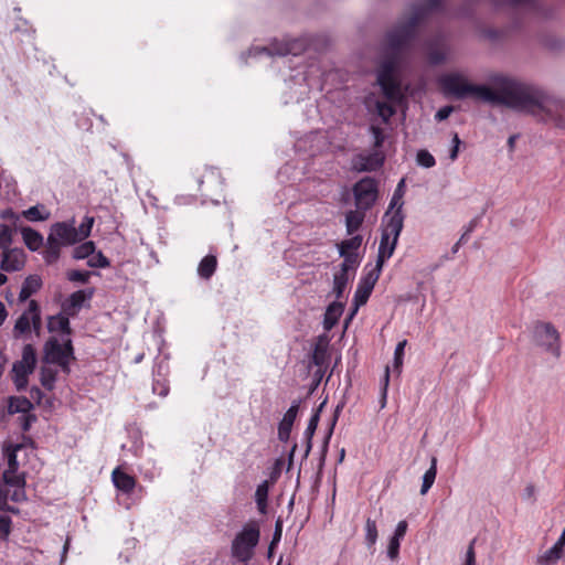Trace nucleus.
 I'll list each match as a JSON object with an SVG mask.
<instances>
[{
    "label": "nucleus",
    "mask_w": 565,
    "mask_h": 565,
    "mask_svg": "<svg viewBox=\"0 0 565 565\" xmlns=\"http://www.w3.org/2000/svg\"><path fill=\"white\" fill-rule=\"evenodd\" d=\"M61 345L63 347L62 351L66 355V359L75 360L74 347L71 337L64 339Z\"/></svg>",
    "instance_id": "nucleus-63"
},
{
    "label": "nucleus",
    "mask_w": 565,
    "mask_h": 565,
    "mask_svg": "<svg viewBox=\"0 0 565 565\" xmlns=\"http://www.w3.org/2000/svg\"><path fill=\"white\" fill-rule=\"evenodd\" d=\"M513 110L545 115L556 127L565 129V102L545 94L539 87L519 82Z\"/></svg>",
    "instance_id": "nucleus-2"
},
{
    "label": "nucleus",
    "mask_w": 565,
    "mask_h": 565,
    "mask_svg": "<svg viewBox=\"0 0 565 565\" xmlns=\"http://www.w3.org/2000/svg\"><path fill=\"white\" fill-rule=\"evenodd\" d=\"M343 257V262L340 265V271L338 274H344V276H349L350 269H355L359 265V256L356 253H344L341 250L340 254Z\"/></svg>",
    "instance_id": "nucleus-38"
},
{
    "label": "nucleus",
    "mask_w": 565,
    "mask_h": 565,
    "mask_svg": "<svg viewBox=\"0 0 565 565\" xmlns=\"http://www.w3.org/2000/svg\"><path fill=\"white\" fill-rule=\"evenodd\" d=\"M416 161L420 167L424 168H433L436 164L434 156L425 149H422L417 152Z\"/></svg>",
    "instance_id": "nucleus-52"
},
{
    "label": "nucleus",
    "mask_w": 565,
    "mask_h": 565,
    "mask_svg": "<svg viewBox=\"0 0 565 565\" xmlns=\"http://www.w3.org/2000/svg\"><path fill=\"white\" fill-rule=\"evenodd\" d=\"M537 345L551 352L555 358L561 356L559 333L550 322H536L533 332Z\"/></svg>",
    "instance_id": "nucleus-10"
},
{
    "label": "nucleus",
    "mask_w": 565,
    "mask_h": 565,
    "mask_svg": "<svg viewBox=\"0 0 565 565\" xmlns=\"http://www.w3.org/2000/svg\"><path fill=\"white\" fill-rule=\"evenodd\" d=\"M380 273L381 270H377V267L375 266L374 269L361 278L353 297L358 306H364L367 302L380 277Z\"/></svg>",
    "instance_id": "nucleus-12"
},
{
    "label": "nucleus",
    "mask_w": 565,
    "mask_h": 565,
    "mask_svg": "<svg viewBox=\"0 0 565 565\" xmlns=\"http://www.w3.org/2000/svg\"><path fill=\"white\" fill-rule=\"evenodd\" d=\"M390 383V367H385L384 376L381 382V407H385L387 398V388Z\"/></svg>",
    "instance_id": "nucleus-59"
},
{
    "label": "nucleus",
    "mask_w": 565,
    "mask_h": 565,
    "mask_svg": "<svg viewBox=\"0 0 565 565\" xmlns=\"http://www.w3.org/2000/svg\"><path fill=\"white\" fill-rule=\"evenodd\" d=\"M13 242L12 238V230L8 224H0V249L6 250L11 248V244Z\"/></svg>",
    "instance_id": "nucleus-45"
},
{
    "label": "nucleus",
    "mask_w": 565,
    "mask_h": 565,
    "mask_svg": "<svg viewBox=\"0 0 565 565\" xmlns=\"http://www.w3.org/2000/svg\"><path fill=\"white\" fill-rule=\"evenodd\" d=\"M12 372L14 374L13 377H20L21 380H23V377H28L34 371L30 369V366H26L23 363L17 361L13 363Z\"/></svg>",
    "instance_id": "nucleus-58"
},
{
    "label": "nucleus",
    "mask_w": 565,
    "mask_h": 565,
    "mask_svg": "<svg viewBox=\"0 0 565 565\" xmlns=\"http://www.w3.org/2000/svg\"><path fill=\"white\" fill-rule=\"evenodd\" d=\"M376 109L383 122H387L390 118L395 114L393 106L385 102H377Z\"/></svg>",
    "instance_id": "nucleus-54"
},
{
    "label": "nucleus",
    "mask_w": 565,
    "mask_h": 565,
    "mask_svg": "<svg viewBox=\"0 0 565 565\" xmlns=\"http://www.w3.org/2000/svg\"><path fill=\"white\" fill-rule=\"evenodd\" d=\"M383 225L376 259L377 270L382 269L385 260L392 257L396 248L398 237L404 227V216H402L399 212L393 213L383 222Z\"/></svg>",
    "instance_id": "nucleus-5"
},
{
    "label": "nucleus",
    "mask_w": 565,
    "mask_h": 565,
    "mask_svg": "<svg viewBox=\"0 0 565 565\" xmlns=\"http://www.w3.org/2000/svg\"><path fill=\"white\" fill-rule=\"evenodd\" d=\"M309 46V40L307 38H298L291 40H274L267 46H256L249 50L248 54L253 56H258L262 54H266L269 56H286V55H300L303 53Z\"/></svg>",
    "instance_id": "nucleus-7"
},
{
    "label": "nucleus",
    "mask_w": 565,
    "mask_h": 565,
    "mask_svg": "<svg viewBox=\"0 0 565 565\" xmlns=\"http://www.w3.org/2000/svg\"><path fill=\"white\" fill-rule=\"evenodd\" d=\"M63 347L56 337H50L43 345L42 361L45 364H57L63 360H66V355L63 353Z\"/></svg>",
    "instance_id": "nucleus-15"
},
{
    "label": "nucleus",
    "mask_w": 565,
    "mask_h": 565,
    "mask_svg": "<svg viewBox=\"0 0 565 565\" xmlns=\"http://www.w3.org/2000/svg\"><path fill=\"white\" fill-rule=\"evenodd\" d=\"M95 243L93 241H86L73 249L74 259H85L95 253Z\"/></svg>",
    "instance_id": "nucleus-39"
},
{
    "label": "nucleus",
    "mask_w": 565,
    "mask_h": 565,
    "mask_svg": "<svg viewBox=\"0 0 565 565\" xmlns=\"http://www.w3.org/2000/svg\"><path fill=\"white\" fill-rule=\"evenodd\" d=\"M365 212L366 211H362V210H356V211L351 210L345 214V226H347V233L349 235H352L360 230V227L362 226V224L364 222Z\"/></svg>",
    "instance_id": "nucleus-27"
},
{
    "label": "nucleus",
    "mask_w": 565,
    "mask_h": 565,
    "mask_svg": "<svg viewBox=\"0 0 565 565\" xmlns=\"http://www.w3.org/2000/svg\"><path fill=\"white\" fill-rule=\"evenodd\" d=\"M362 236L355 235L349 239L342 241L340 244H338L339 254H341V250L344 253H350V250H356L360 248L362 244Z\"/></svg>",
    "instance_id": "nucleus-46"
},
{
    "label": "nucleus",
    "mask_w": 565,
    "mask_h": 565,
    "mask_svg": "<svg viewBox=\"0 0 565 565\" xmlns=\"http://www.w3.org/2000/svg\"><path fill=\"white\" fill-rule=\"evenodd\" d=\"M353 195L358 210L367 211L376 202L379 195V183L372 177H364L353 186Z\"/></svg>",
    "instance_id": "nucleus-9"
},
{
    "label": "nucleus",
    "mask_w": 565,
    "mask_h": 565,
    "mask_svg": "<svg viewBox=\"0 0 565 565\" xmlns=\"http://www.w3.org/2000/svg\"><path fill=\"white\" fill-rule=\"evenodd\" d=\"M0 217L4 221H10L17 227V223L20 220V216L11 209L8 207L3 210L0 214Z\"/></svg>",
    "instance_id": "nucleus-64"
},
{
    "label": "nucleus",
    "mask_w": 565,
    "mask_h": 565,
    "mask_svg": "<svg viewBox=\"0 0 565 565\" xmlns=\"http://www.w3.org/2000/svg\"><path fill=\"white\" fill-rule=\"evenodd\" d=\"M327 360V347L326 344L317 343L313 349L311 361L317 366H322Z\"/></svg>",
    "instance_id": "nucleus-50"
},
{
    "label": "nucleus",
    "mask_w": 565,
    "mask_h": 565,
    "mask_svg": "<svg viewBox=\"0 0 565 565\" xmlns=\"http://www.w3.org/2000/svg\"><path fill=\"white\" fill-rule=\"evenodd\" d=\"M350 277L344 276V274H334L333 276V289L332 292L334 294L337 300L341 301V299L344 296L345 288L349 284Z\"/></svg>",
    "instance_id": "nucleus-37"
},
{
    "label": "nucleus",
    "mask_w": 565,
    "mask_h": 565,
    "mask_svg": "<svg viewBox=\"0 0 565 565\" xmlns=\"http://www.w3.org/2000/svg\"><path fill=\"white\" fill-rule=\"evenodd\" d=\"M441 7L443 0H426L424 4L416 6L413 10L423 9L426 18L430 12L440 10Z\"/></svg>",
    "instance_id": "nucleus-55"
},
{
    "label": "nucleus",
    "mask_w": 565,
    "mask_h": 565,
    "mask_svg": "<svg viewBox=\"0 0 565 565\" xmlns=\"http://www.w3.org/2000/svg\"><path fill=\"white\" fill-rule=\"evenodd\" d=\"M405 179H401V181L397 183V186L393 193V196L391 199V202L388 204V209L387 211L385 212L384 216H383V221L382 222H385L386 218H388L392 214V211H394L393 213H397L399 212L402 216L405 217V214L403 212V205H404V202H403V196L405 195Z\"/></svg>",
    "instance_id": "nucleus-19"
},
{
    "label": "nucleus",
    "mask_w": 565,
    "mask_h": 565,
    "mask_svg": "<svg viewBox=\"0 0 565 565\" xmlns=\"http://www.w3.org/2000/svg\"><path fill=\"white\" fill-rule=\"evenodd\" d=\"M379 537L376 521L367 518L365 521V544L369 550L373 548Z\"/></svg>",
    "instance_id": "nucleus-36"
},
{
    "label": "nucleus",
    "mask_w": 565,
    "mask_h": 565,
    "mask_svg": "<svg viewBox=\"0 0 565 565\" xmlns=\"http://www.w3.org/2000/svg\"><path fill=\"white\" fill-rule=\"evenodd\" d=\"M42 287V279L38 275L28 276L21 287L19 301H26L32 295L38 292Z\"/></svg>",
    "instance_id": "nucleus-24"
},
{
    "label": "nucleus",
    "mask_w": 565,
    "mask_h": 565,
    "mask_svg": "<svg viewBox=\"0 0 565 565\" xmlns=\"http://www.w3.org/2000/svg\"><path fill=\"white\" fill-rule=\"evenodd\" d=\"M29 312L31 313V330L40 335L42 329L41 308L36 300L29 301Z\"/></svg>",
    "instance_id": "nucleus-32"
},
{
    "label": "nucleus",
    "mask_w": 565,
    "mask_h": 565,
    "mask_svg": "<svg viewBox=\"0 0 565 565\" xmlns=\"http://www.w3.org/2000/svg\"><path fill=\"white\" fill-rule=\"evenodd\" d=\"M407 529H408V523L405 520L399 521L395 527V531H394V534L392 537L396 539L398 541H402L407 532Z\"/></svg>",
    "instance_id": "nucleus-62"
},
{
    "label": "nucleus",
    "mask_w": 565,
    "mask_h": 565,
    "mask_svg": "<svg viewBox=\"0 0 565 565\" xmlns=\"http://www.w3.org/2000/svg\"><path fill=\"white\" fill-rule=\"evenodd\" d=\"M425 19L423 9L413 10L412 14L404 21L398 22L392 30L385 34V43L393 55H397L417 36V28Z\"/></svg>",
    "instance_id": "nucleus-3"
},
{
    "label": "nucleus",
    "mask_w": 565,
    "mask_h": 565,
    "mask_svg": "<svg viewBox=\"0 0 565 565\" xmlns=\"http://www.w3.org/2000/svg\"><path fill=\"white\" fill-rule=\"evenodd\" d=\"M396 56L385 58L377 70L376 81L386 98L393 99L399 94V83L395 78Z\"/></svg>",
    "instance_id": "nucleus-8"
},
{
    "label": "nucleus",
    "mask_w": 565,
    "mask_h": 565,
    "mask_svg": "<svg viewBox=\"0 0 565 565\" xmlns=\"http://www.w3.org/2000/svg\"><path fill=\"white\" fill-rule=\"evenodd\" d=\"M343 406H344L343 403L338 404L335 409H334L333 416H332L331 422H330L329 429L327 431V435H326L323 444H322V449H321L322 457H324L327 451H328L329 440H330V438H331V436L333 434L334 426H335V424L338 422L339 414L342 411Z\"/></svg>",
    "instance_id": "nucleus-41"
},
{
    "label": "nucleus",
    "mask_w": 565,
    "mask_h": 565,
    "mask_svg": "<svg viewBox=\"0 0 565 565\" xmlns=\"http://www.w3.org/2000/svg\"><path fill=\"white\" fill-rule=\"evenodd\" d=\"M95 289L87 288L74 291L61 305V311L74 318L78 311L84 307L85 301H89L94 296Z\"/></svg>",
    "instance_id": "nucleus-11"
},
{
    "label": "nucleus",
    "mask_w": 565,
    "mask_h": 565,
    "mask_svg": "<svg viewBox=\"0 0 565 565\" xmlns=\"http://www.w3.org/2000/svg\"><path fill=\"white\" fill-rule=\"evenodd\" d=\"M301 399H295L285 413L278 426L292 430L294 423L298 416Z\"/></svg>",
    "instance_id": "nucleus-33"
},
{
    "label": "nucleus",
    "mask_w": 565,
    "mask_h": 565,
    "mask_svg": "<svg viewBox=\"0 0 565 565\" xmlns=\"http://www.w3.org/2000/svg\"><path fill=\"white\" fill-rule=\"evenodd\" d=\"M13 522L7 514H0V541H8L12 532Z\"/></svg>",
    "instance_id": "nucleus-47"
},
{
    "label": "nucleus",
    "mask_w": 565,
    "mask_h": 565,
    "mask_svg": "<svg viewBox=\"0 0 565 565\" xmlns=\"http://www.w3.org/2000/svg\"><path fill=\"white\" fill-rule=\"evenodd\" d=\"M217 267V259L214 255H206L201 259L198 266V275L205 280H209L215 273Z\"/></svg>",
    "instance_id": "nucleus-28"
},
{
    "label": "nucleus",
    "mask_w": 565,
    "mask_h": 565,
    "mask_svg": "<svg viewBox=\"0 0 565 565\" xmlns=\"http://www.w3.org/2000/svg\"><path fill=\"white\" fill-rule=\"evenodd\" d=\"M327 401H323L313 412L311 415L308 426L305 430V438H306V449L303 457L307 458L311 451L312 448V438L317 430V427L319 425L320 420V414L322 412L323 406L326 405Z\"/></svg>",
    "instance_id": "nucleus-21"
},
{
    "label": "nucleus",
    "mask_w": 565,
    "mask_h": 565,
    "mask_svg": "<svg viewBox=\"0 0 565 565\" xmlns=\"http://www.w3.org/2000/svg\"><path fill=\"white\" fill-rule=\"evenodd\" d=\"M92 276L90 271L72 269L66 273V277L70 281L87 284Z\"/></svg>",
    "instance_id": "nucleus-51"
},
{
    "label": "nucleus",
    "mask_w": 565,
    "mask_h": 565,
    "mask_svg": "<svg viewBox=\"0 0 565 565\" xmlns=\"http://www.w3.org/2000/svg\"><path fill=\"white\" fill-rule=\"evenodd\" d=\"M370 131L373 135V150H381L386 139L384 130L380 126L371 125Z\"/></svg>",
    "instance_id": "nucleus-48"
},
{
    "label": "nucleus",
    "mask_w": 565,
    "mask_h": 565,
    "mask_svg": "<svg viewBox=\"0 0 565 565\" xmlns=\"http://www.w3.org/2000/svg\"><path fill=\"white\" fill-rule=\"evenodd\" d=\"M446 60V55L443 51L434 49L428 52V61L433 65H439L444 63Z\"/></svg>",
    "instance_id": "nucleus-61"
},
{
    "label": "nucleus",
    "mask_w": 565,
    "mask_h": 565,
    "mask_svg": "<svg viewBox=\"0 0 565 565\" xmlns=\"http://www.w3.org/2000/svg\"><path fill=\"white\" fill-rule=\"evenodd\" d=\"M70 318V316L62 311L57 315L50 316L47 318V331L51 333L60 332L62 335L71 337L73 329L71 327Z\"/></svg>",
    "instance_id": "nucleus-17"
},
{
    "label": "nucleus",
    "mask_w": 565,
    "mask_h": 565,
    "mask_svg": "<svg viewBox=\"0 0 565 565\" xmlns=\"http://www.w3.org/2000/svg\"><path fill=\"white\" fill-rule=\"evenodd\" d=\"M22 214L30 222L46 221L50 217V212L43 204L31 206L23 211Z\"/></svg>",
    "instance_id": "nucleus-30"
},
{
    "label": "nucleus",
    "mask_w": 565,
    "mask_h": 565,
    "mask_svg": "<svg viewBox=\"0 0 565 565\" xmlns=\"http://www.w3.org/2000/svg\"><path fill=\"white\" fill-rule=\"evenodd\" d=\"M34 408L32 402L25 396H11L8 402V413L13 414H28Z\"/></svg>",
    "instance_id": "nucleus-26"
},
{
    "label": "nucleus",
    "mask_w": 565,
    "mask_h": 565,
    "mask_svg": "<svg viewBox=\"0 0 565 565\" xmlns=\"http://www.w3.org/2000/svg\"><path fill=\"white\" fill-rule=\"evenodd\" d=\"M23 444H13L4 441L2 445L3 456L7 459L8 468L4 471L17 473L19 470L18 451L22 450Z\"/></svg>",
    "instance_id": "nucleus-20"
},
{
    "label": "nucleus",
    "mask_w": 565,
    "mask_h": 565,
    "mask_svg": "<svg viewBox=\"0 0 565 565\" xmlns=\"http://www.w3.org/2000/svg\"><path fill=\"white\" fill-rule=\"evenodd\" d=\"M401 541L391 537L387 546V556L392 561H396L399 555Z\"/></svg>",
    "instance_id": "nucleus-60"
},
{
    "label": "nucleus",
    "mask_w": 565,
    "mask_h": 565,
    "mask_svg": "<svg viewBox=\"0 0 565 565\" xmlns=\"http://www.w3.org/2000/svg\"><path fill=\"white\" fill-rule=\"evenodd\" d=\"M36 361L38 359L35 348L30 343L25 344L22 350V359L19 362L23 363L26 366H30V369L34 371L36 366Z\"/></svg>",
    "instance_id": "nucleus-42"
},
{
    "label": "nucleus",
    "mask_w": 565,
    "mask_h": 565,
    "mask_svg": "<svg viewBox=\"0 0 565 565\" xmlns=\"http://www.w3.org/2000/svg\"><path fill=\"white\" fill-rule=\"evenodd\" d=\"M259 539V523L255 520L248 521L232 541V556L239 562H248L254 556V550L258 545Z\"/></svg>",
    "instance_id": "nucleus-6"
},
{
    "label": "nucleus",
    "mask_w": 565,
    "mask_h": 565,
    "mask_svg": "<svg viewBox=\"0 0 565 565\" xmlns=\"http://www.w3.org/2000/svg\"><path fill=\"white\" fill-rule=\"evenodd\" d=\"M437 476V458H431V465L429 469L423 476V483L420 488V494H426L428 490L433 487L435 479Z\"/></svg>",
    "instance_id": "nucleus-34"
},
{
    "label": "nucleus",
    "mask_w": 565,
    "mask_h": 565,
    "mask_svg": "<svg viewBox=\"0 0 565 565\" xmlns=\"http://www.w3.org/2000/svg\"><path fill=\"white\" fill-rule=\"evenodd\" d=\"M25 254L21 248H9L2 252L0 268L3 271H19L24 267Z\"/></svg>",
    "instance_id": "nucleus-14"
},
{
    "label": "nucleus",
    "mask_w": 565,
    "mask_h": 565,
    "mask_svg": "<svg viewBox=\"0 0 565 565\" xmlns=\"http://www.w3.org/2000/svg\"><path fill=\"white\" fill-rule=\"evenodd\" d=\"M519 82L515 78L495 75L491 77L492 87L486 84H472L459 73L440 76L439 85L446 95L456 99L473 97L491 105H501L513 109Z\"/></svg>",
    "instance_id": "nucleus-1"
},
{
    "label": "nucleus",
    "mask_w": 565,
    "mask_h": 565,
    "mask_svg": "<svg viewBox=\"0 0 565 565\" xmlns=\"http://www.w3.org/2000/svg\"><path fill=\"white\" fill-rule=\"evenodd\" d=\"M31 332V313L29 312V308L17 319L15 324L13 327L14 338H19L23 334H29Z\"/></svg>",
    "instance_id": "nucleus-31"
},
{
    "label": "nucleus",
    "mask_w": 565,
    "mask_h": 565,
    "mask_svg": "<svg viewBox=\"0 0 565 565\" xmlns=\"http://www.w3.org/2000/svg\"><path fill=\"white\" fill-rule=\"evenodd\" d=\"M167 369L162 362L157 363L153 367V382L152 392L161 397H166L169 394V384L162 371Z\"/></svg>",
    "instance_id": "nucleus-22"
},
{
    "label": "nucleus",
    "mask_w": 565,
    "mask_h": 565,
    "mask_svg": "<svg viewBox=\"0 0 565 565\" xmlns=\"http://www.w3.org/2000/svg\"><path fill=\"white\" fill-rule=\"evenodd\" d=\"M87 265L93 268H108L110 260L102 252H98L94 257L88 258Z\"/></svg>",
    "instance_id": "nucleus-53"
},
{
    "label": "nucleus",
    "mask_w": 565,
    "mask_h": 565,
    "mask_svg": "<svg viewBox=\"0 0 565 565\" xmlns=\"http://www.w3.org/2000/svg\"><path fill=\"white\" fill-rule=\"evenodd\" d=\"M93 225H94V217L86 215L84 217L83 222L81 223V225L78 226V228H76V233L78 234V238L81 242L90 235Z\"/></svg>",
    "instance_id": "nucleus-49"
},
{
    "label": "nucleus",
    "mask_w": 565,
    "mask_h": 565,
    "mask_svg": "<svg viewBox=\"0 0 565 565\" xmlns=\"http://www.w3.org/2000/svg\"><path fill=\"white\" fill-rule=\"evenodd\" d=\"M57 377V371L49 367V366H42L40 370V382L42 386L47 390L52 391L55 386Z\"/></svg>",
    "instance_id": "nucleus-35"
},
{
    "label": "nucleus",
    "mask_w": 565,
    "mask_h": 565,
    "mask_svg": "<svg viewBox=\"0 0 565 565\" xmlns=\"http://www.w3.org/2000/svg\"><path fill=\"white\" fill-rule=\"evenodd\" d=\"M343 406H344L343 403L338 404L335 409H334L333 416H332L331 422H330L329 429L327 431V435H326L323 444H322V449H321L322 457H324L327 451H328L329 440H330V438H331V436L333 434L334 426H335V424L338 422L339 414L342 411Z\"/></svg>",
    "instance_id": "nucleus-40"
},
{
    "label": "nucleus",
    "mask_w": 565,
    "mask_h": 565,
    "mask_svg": "<svg viewBox=\"0 0 565 565\" xmlns=\"http://www.w3.org/2000/svg\"><path fill=\"white\" fill-rule=\"evenodd\" d=\"M3 482L7 486L15 487V488H25L26 480L25 473H9L8 471H3L2 475Z\"/></svg>",
    "instance_id": "nucleus-43"
},
{
    "label": "nucleus",
    "mask_w": 565,
    "mask_h": 565,
    "mask_svg": "<svg viewBox=\"0 0 565 565\" xmlns=\"http://www.w3.org/2000/svg\"><path fill=\"white\" fill-rule=\"evenodd\" d=\"M111 477L115 487L124 493H130L136 486L135 478L119 469H115Z\"/></svg>",
    "instance_id": "nucleus-25"
},
{
    "label": "nucleus",
    "mask_w": 565,
    "mask_h": 565,
    "mask_svg": "<svg viewBox=\"0 0 565 565\" xmlns=\"http://www.w3.org/2000/svg\"><path fill=\"white\" fill-rule=\"evenodd\" d=\"M76 227L66 222H56L51 228L46 238L44 260L47 265L56 263L61 256L62 246H71L79 243Z\"/></svg>",
    "instance_id": "nucleus-4"
},
{
    "label": "nucleus",
    "mask_w": 565,
    "mask_h": 565,
    "mask_svg": "<svg viewBox=\"0 0 565 565\" xmlns=\"http://www.w3.org/2000/svg\"><path fill=\"white\" fill-rule=\"evenodd\" d=\"M281 534H282V520L278 519L276 521V523H275V531H274V534H273L271 542H270V544L268 546V556L271 555L275 546L280 542Z\"/></svg>",
    "instance_id": "nucleus-56"
},
{
    "label": "nucleus",
    "mask_w": 565,
    "mask_h": 565,
    "mask_svg": "<svg viewBox=\"0 0 565 565\" xmlns=\"http://www.w3.org/2000/svg\"><path fill=\"white\" fill-rule=\"evenodd\" d=\"M385 162V154L382 150L372 151L367 154H359L354 168L359 172H372L381 169Z\"/></svg>",
    "instance_id": "nucleus-13"
},
{
    "label": "nucleus",
    "mask_w": 565,
    "mask_h": 565,
    "mask_svg": "<svg viewBox=\"0 0 565 565\" xmlns=\"http://www.w3.org/2000/svg\"><path fill=\"white\" fill-rule=\"evenodd\" d=\"M344 307L345 302L343 301H333L327 306L322 322L323 329L327 332L331 331L337 326L344 311Z\"/></svg>",
    "instance_id": "nucleus-18"
},
{
    "label": "nucleus",
    "mask_w": 565,
    "mask_h": 565,
    "mask_svg": "<svg viewBox=\"0 0 565 565\" xmlns=\"http://www.w3.org/2000/svg\"><path fill=\"white\" fill-rule=\"evenodd\" d=\"M20 231L25 246L31 252H36L43 246L44 238L40 232L29 226H22Z\"/></svg>",
    "instance_id": "nucleus-23"
},
{
    "label": "nucleus",
    "mask_w": 565,
    "mask_h": 565,
    "mask_svg": "<svg viewBox=\"0 0 565 565\" xmlns=\"http://www.w3.org/2000/svg\"><path fill=\"white\" fill-rule=\"evenodd\" d=\"M19 424L23 433H26L31 429L33 423L38 420V417L33 413L22 414L19 418Z\"/></svg>",
    "instance_id": "nucleus-57"
},
{
    "label": "nucleus",
    "mask_w": 565,
    "mask_h": 565,
    "mask_svg": "<svg viewBox=\"0 0 565 565\" xmlns=\"http://www.w3.org/2000/svg\"><path fill=\"white\" fill-rule=\"evenodd\" d=\"M268 491H269V486H268V481L267 480L263 481L256 488L255 501H256V504H257V509H258V511L262 514H266L267 513Z\"/></svg>",
    "instance_id": "nucleus-29"
},
{
    "label": "nucleus",
    "mask_w": 565,
    "mask_h": 565,
    "mask_svg": "<svg viewBox=\"0 0 565 565\" xmlns=\"http://www.w3.org/2000/svg\"><path fill=\"white\" fill-rule=\"evenodd\" d=\"M407 344V340L399 341L394 351L393 369L397 374L402 372L404 350Z\"/></svg>",
    "instance_id": "nucleus-44"
},
{
    "label": "nucleus",
    "mask_w": 565,
    "mask_h": 565,
    "mask_svg": "<svg viewBox=\"0 0 565 565\" xmlns=\"http://www.w3.org/2000/svg\"><path fill=\"white\" fill-rule=\"evenodd\" d=\"M565 546V529L556 543L548 548L544 554L537 557V564L540 565H552L564 556Z\"/></svg>",
    "instance_id": "nucleus-16"
}]
</instances>
